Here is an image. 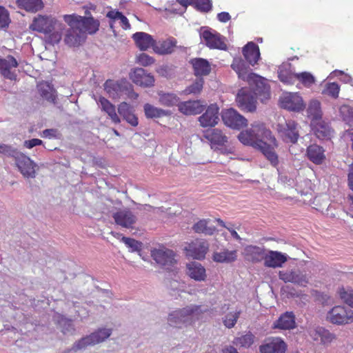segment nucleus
I'll return each instance as SVG.
<instances>
[{
	"label": "nucleus",
	"instance_id": "nucleus-1",
	"mask_svg": "<svg viewBox=\"0 0 353 353\" xmlns=\"http://www.w3.org/2000/svg\"><path fill=\"white\" fill-rule=\"evenodd\" d=\"M239 141L261 151L273 167L279 165V157L275 152L276 139L272 132L262 123L252 125L250 130L240 132Z\"/></svg>",
	"mask_w": 353,
	"mask_h": 353
},
{
	"label": "nucleus",
	"instance_id": "nucleus-2",
	"mask_svg": "<svg viewBox=\"0 0 353 353\" xmlns=\"http://www.w3.org/2000/svg\"><path fill=\"white\" fill-rule=\"evenodd\" d=\"M231 67L243 80H247L252 86L253 93L263 103L270 97V88L267 79L252 72H249V68L241 58L234 59Z\"/></svg>",
	"mask_w": 353,
	"mask_h": 353
},
{
	"label": "nucleus",
	"instance_id": "nucleus-3",
	"mask_svg": "<svg viewBox=\"0 0 353 353\" xmlns=\"http://www.w3.org/2000/svg\"><path fill=\"white\" fill-rule=\"evenodd\" d=\"M203 312L201 305H190L170 312L168 316V323L172 327L181 328L192 324Z\"/></svg>",
	"mask_w": 353,
	"mask_h": 353
},
{
	"label": "nucleus",
	"instance_id": "nucleus-4",
	"mask_svg": "<svg viewBox=\"0 0 353 353\" xmlns=\"http://www.w3.org/2000/svg\"><path fill=\"white\" fill-rule=\"evenodd\" d=\"M74 18H77L75 14L63 16L65 22L70 26L65 32L64 42L70 47L80 46L86 39L83 29L78 25L79 21H75Z\"/></svg>",
	"mask_w": 353,
	"mask_h": 353
},
{
	"label": "nucleus",
	"instance_id": "nucleus-5",
	"mask_svg": "<svg viewBox=\"0 0 353 353\" xmlns=\"http://www.w3.org/2000/svg\"><path fill=\"white\" fill-rule=\"evenodd\" d=\"M112 329L99 328L95 332L82 337L74 343L73 349L81 350L88 346H93L105 341L112 334Z\"/></svg>",
	"mask_w": 353,
	"mask_h": 353
},
{
	"label": "nucleus",
	"instance_id": "nucleus-6",
	"mask_svg": "<svg viewBox=\"0 0 353 353\" xmlns=\"http://www.w3.org/2000/svg\"><path fill=\"white\" fill-rule=\"evenodd\" d=\"M279 277L285 283H292L301 287L306 286L310 279L305 271L298 268L279 271Z\"/></svg>",
	"mask_w": 353,
	"mask_h": 353
},
{
	"label": "nucleus",
	"instance_id": "nucleus-7",
	"mask_svg": "<svg viewBox=\"0 0 353 353\" xmlns=\"http://www.w3.org/2000/svg\"><path fill=\"white\" fill-rule=\"evenodd\" d=\"M279 134L286 143H296L299 137V124L293 120L279 123L276 127Z\"/></svg>",
	"mask_w": 353,
	"mask_h": 353
},
{
	"label": "nucleus",
	"instance_id": "nucleus-8",
	"mask_svg": "<svg viewBox=\"0 0 353 353\" xmlns=\"http://www.w3.org/2000/svg\"><path fill=\"white\" fill-rule=\"evenodd\" d=\"M14 160L19 171L25 178L36 177V170L38 169V166L30 157L19 152Z\"/></svg>",
	"mask_w": 353,
	"mask_h": 353
},
{
	"label": "nucleus",
	"instance_id": "nucleus-9",
	"mask_svg": "<svg viewBox=\"0 0 353 353\" xmlns=\"http://www.w3.org/2000/svg\"><path fill=\"white\" fill-rule=\"evenodd\" d=\"M281 107L292 112H299L305 108L302 97L296 92H285L279 99Z\"/></svg>",
	"mask_w": 353,
	"mask_h": 353
},
{
	"label": "nucleus",
	"instance_id": "nucleus-10",
	"mask_svg": "<svg viewBox=\"0 0 353 353\" xmlns=\"http://www.w3.org/2000/svg\"><path fill=\"white\" fill-rule=\"evenodd\" d=\"M151 256L157 263L167 270H170L176 263L175 253L166 248L152 250Z\"/></svg>",
	"mask_w": 353,
	"mask_h": 353
},
{
	"label": "nucleus",
	"instance_id": "nucleus-11",
	"mask_svg": "<svg viewBox=\"0 0 353 353\" xmlns=\"http://www.w3.org/2000/svg\"><path fill=\"white\" fill-rule=\"evenodd\" d=\"M327 319L336 325L350 323L353 322V311L343 306H335L328 312Z\"/></svg>",
	"mask_w": 353,
	"mask_h": 353
},
{
	"label": "nucleus",
	"instance_id": "nucleus-12",
	"mask_svg": "<svg viewBox=\"0 0 353 353\" xmlns=\"http://www.w3.org/2000/svg\"><path fill=\"white\" fill-rule=\"evenodd\" d=\"M221 118L224 124L232 129L240 130L248 125V120L232 108L223 110Z\"/></svg>",
	"mask_w": 353,
	"mask_h": 353
},
{
	"label": "nucleus",
	"instance_id": "nucleus-13",
	"mask_svg": "<svg viewBox=\"0 0 353 353\" xmlns=\"http://www.w3.org/2000/svg\"><path fill=\"white\" fill-rule=\"evenodd\" d=\"M238 106L244 111L254 112L256 109V97L250 90L241 89L236 97Z\"/></svg>",
	"mask_w": 353,
	"mask_h": 353
},
{
	"label": "nucleus",
	"instance_id": "nucleus-14",
	"mask_svg": "<svg viewBox=\"0 0 353 353\" xmlns=\"http://www.w3.org/2000/svg\"><path fill=\"white\" fill-rule=\"evenodd\" d=\"M200 37L205 45L211 49L226 50L227 46L220 34L212 32L204 27L201 28Z\"/></svg>",
	"mask_w": 353,
	"mask_h": 353
},
{
	"label": "nucleus",
	"instance_id": "nucleus-15",
	"mask_svg": "<svg viewBox=\"0 0 353 353\" xmlns=\"http://www.w3.org/2000/svg\"><path fill=\"white\" fill-rule=\"evenodd\" d=\"M56 22L57 21L51 17L38 15L34 18L30 28L34 31L48 34L54 30Z\"/></svg>",
	"mask_w": 353,
	"mask_h": 353
},
{
	"label": "nucleus",
	"instance_id": "nucleus-16",
	"mask_svg": "<svg viewBox=\"0 0 353 353\" xmlns=\"http://www.w3.org/2000/svg\"><path fill=\"white\" fill-rule=\"evenodd\" d=\"M112 217L117 225L125 228H133L137 221V216L128 208L119 210Z\"/></svg>",
	"mask_w": 353,
	"mask_h": 353
},
{
	"label": "nucleus",
	"instance_id": "nucleus-17",
	"mask_svg": "<svg viewBox=\"0 0 353 353\" xmlns=\"http://www.w3.org/2000/svg\"><path fill=\"white\" fill-rule=\"evenodd\" d=\"M198 119L203 128L216 125L219 121V108L216 103L210 105Z\"/></svg>",
	"mask_w": 353,
	"mask_h": 353
},
{
	"label": "nucleus",
	"instance_id": "nucleus-18",
	"mask_svg": "<svg viewBox=\"0 0 353 353\" xmlns=\"http://www.w3.org/2000/svg\"><path fill=\"white\" fill-rule=\"evenodd\" d=\"M261 353H285L286 344L280 338H268L259 347Z\"/></svg>",
	"mask_w": 353,
	"mask_h": 353
},
{
	"label": "nucleus",
	"instance_id": "nucleus-19",
	"mask_svg": "<svg viewBox=\"0 0 353 353\" xmlns=\"http://www.w3.org/2000/svg\"><path fill=\"white\" fill-rule=\"evenodd\" d=\"M209 245L206 241L196 240L190 243L186 248L187 254L194 259L201 260L205 256Z\"/></svg>",
	"mask_w": 353,
	"mask_h": 353
},
{
	"label": "nucleus",
	"instance_id": "nucleus-20",
	"mask_svg": "<svg viewBox=\"0 0 353 353\" xmlns=\"http://www.w3.org/2000/svg\"><path fill=\"white\" fill-rule=\"evenodd\" d=\"M242 254L245 260L256 263L265 260L266 253L264 247L249 245L244 248Z\"/></svg>",
	"mask_w": 353,
	"mask_h": 353
},
{
	"label": "nucleus",
	"instance_id": "nucleus-21",
	"mask_svg": "<svg viewBox=\"0 0 353 353\" xmlns=\"http://www.w3.org/2000/svg\"><path fill=\"white\" fill-rule=\"evenodd\" d=\"M130 79L137 85L143 87H150L154 85V77L146 73L145 70L141 68H138L130 73Z\"/></svg>",
	"mask_w": 353,
	"mask_h": 353
},
{
	"label": "nucleus",
	"instance_id": "nucleus-22",
	"mask_svg": "<svg viewBox=\"0 0 353 353\" xmlns=\"http://www.w3.org/2000/svg\"><path fill=\"white\" fill-rule=\"evenodd\" d=\"M203 137L211 143V148L224 146L228 142V137L218 128L210 129L203 132Z\"/></svg>",
	"mask_w": 353,
	"mask_h": 353
},
{
	"label": "nucleus",
	"instance_id": "nucleus-23",
	"mask_svg": "<svg viewBox=\"0 0 353 353\" xmlns=\"http://www.w3.org/2000/svg\"><path fill=\"white\" fill-rule=\"evenodd\" d=\"M288 256L278 251L269 250L265 254L264 265L268 268H281L288 261Z\"/></svg>",
	"mask_w": 353,
	"mask_h": 353
},
{
	"label": "nucleus",
	"instance_id": "nucleus-24",
	"mask_svg": "<svg viewBox=\"0 0 353 353\" xmlns=\"http://www.w3.org/2000/svg\"><path fill=\"white\" fill-rule=\"evenodd\" d=\"M205 105L199 100L179 102L178 109L185 115H194L201 113Z\"/></svg>",
	"mask_w": 353,
	"mask_h": 353
},
{
	"label": "nucleus",
	"instance_id": "nucleus-25",
	"mask_svg": "<svg viewBox=\"0 0 353 353\" xmlns=\"http://www.w3.org/2000/svg\"><path fill=\"white\" fill-rule=\"evenodd\" d=\"M18 63L16 59L9 55L5 59H0V73L6 79L15 80L17 74L11 71L12 68H17Z\"/></svg>",
	"mask_w": 353,
	"mask_h": 353
},
{
	"label": "nucleus",
	"instance_id": "nucleus-26",
	"mask_svg": "<svg viewBox=\"0 0 353 353\" xmlns=\"http://www.w3.org/2000/svg\"><path fill=\"white\" fill-rule=\"evenodd\" d=\"M76 17L74 19L79 21L78 25L83 29V32L85 35L87 33L92 34L98 31L99 21L94 19L92 17H82L76 14Z\"/></svg>",
	"mask_w": 353,
	"mask_h": 353
},
{
	"label": "nucleus",
	"instance_id": "nucleus-27",
	"mask_svg": "<svg viewBox=\"0 0 353 353\" xmlns=\"http://www.w3.org/2000/svg\"><path fill=\"white\" fill-rule=\"evenodd\" d=\"M37 91L39 96L50 103H57V95L56 90L49 83L43 81L37 84Z\"/></svg>",
	"mask_w": 353,
	"mask_h": 353
},
{
	"label": "nucleus",
	"instance_id": "nucleus-28",
	"mask_svg": "<svg viewBox=\"0 0 353 353\" xmlns=\"http://www.w3.org/2000/svg\"><path fill=\"white\" fill-rule=\"evenodd\" d=\"M296 327L295 316L292 312H285L274 323L273 328L291 330Z\"/></svg>",
	"mask_w": 353,
	"mask_h": 353
},
{
	"label": "nucleus",
	"instance_id": "nucleus-29",
	"mask_svg": "<svg viewBox=\"0 0 353 353\" xmlns=\"http://www.w3.org/2000/svg\"><path fill=\"white\" fill-rule=\"evenodd\" d=\"M132 38L134 40L137 46L141 51L147 50L150 47L154 50L155 40L150 34L143 32H138L132 35Z\"/></svg>",
	"mask_w": 353,
	"mask_h": 353
},
{
	"label": "nucleus",
	"instance_id": "nucleus-30",
	"mask_svg": "<svg viewBox=\"0 0 353 353\" xmlns=\"http://www.w3.org/2000/svg\"><path fill=\"white\" fill-rule=\"evenodd\" d=\"M242 52L246 61L252 65L256 63L260 58L259 48L253 42L248 43Z\"/></svg>",
	"mask_w": 353,
	"mask_h": 353
},
{
	"label": "nucleus",
	"instance_id": "nucleus-31",
	"mask_svg": "<svg viewBox=\"0 0 353 353\" xmlns=\"http://www.w3.org/2000/svg\"><path fill=\"white\" fill-rule=\"evenodd\" d=\"M307 117L311 119L312 124L322 119L323 111L321 102L317 99H311L306 108Z\"/></svg>",
	"mask_w": 353,
	"mask_h": 353
},
{
	"label": "nucleus",
	"instance_id": "nucleus-32",
	"mask_svg": "<svg viewBox=\"0 0 353 353\" xmlns=\"http://www.w3.org/2000/svg\"><path fill=\"white\" fill-rule=\"evenodd\" d=\"M314 341L320 340L321 343L327 345L336 339L334 334L323 327H316L310 334Z\"/></svg>",
	"mask_w": 353,
	"mask_h": 353
},
{
	"label": "nucleus",
	"instance_id": "nucleus-33",
	"mask_svg": "<svg viewBox=\"0 0 353 353\" xmlns=\"http://www.w3.org/2000/svg\"><path fill=\"white\" fill-rule=\"evenodd\" d=\"M187 274L191 279L197 281H205L206 278L205 269L198 262L187 264Z\"/></svg>",
	"mask_w": 353,
	"mask_h": 353
},
{
	"label": "nucleus",
	"instance_id": "nucleus-34",
	"mask_svg": "<svg viewBox=\"0 0 353 353\" xmlns=\"http://www.w3.org/2000/svg\"><path fill=\"white\" fill-rule=\"evenodd\" d=\"M324 150L322 147L312 144L307 148V157L314 163L319 165L325 159Z\"/></svg>",
	"mask_w": 353,
	"mask_h": 353
},
{
	"label": "nucleus",
	"instance_id": "nucleus-35",
	"mask_svg": "<svg viewBox=\"0 0 353 353\" xmlns=\"http://www.w3.org/2000/svg\"><path fill=\"white\" fill-rule=\"evenodd\" d=\"M192 63L194 74L196 76H205L210 74L211 68L209 62L202 58H195L190 61Z\"/></svg>",
	"mask_w": 353,
	"mask_h": 353
},
{
	"label": "nucleus",
	"instance_id": "nucleus-36",
	"mask_svg": "<svg viewBox=\"0 0 353 353\" xmlns=\"http://www.w3.org/2000/svg\"><path fill=\"white\" fill-rule=\"evenodd\" d=\"M210 219H200L192 225V228L195 233L211 236L214 234L216 228L215 226L210 225Z\"/></svg>",
	"mask_w": 353,
	"mask_h": 353
},
{
	"label": "nucleus",
	"instance_id": "nucleus-37",
	"mask_svg": "<svg viewBox=\"0 0 353 353\" xmlns=\"http://www.w3.org/2000/svg\"><path fill=\"white\" fill-rule=\"evenodd\" d=\"M103 111L105 112L114 123H119L121 119L116 112L115 106L103 97H100L98 101Z\"/></svg>",
	"mask_w": 353,
	"mask_h": 353
},
{
	"label": "nucleus",
	"instance_id": "nucleus-38",
	"mask_svg": "<svg viewBox=\"0 0 353 353\" xmlns=\"http://www.w3.org/2000/svg\"><path fill=\"white\" fill-rule=\"evenodd\" d=\"M237 252L236 250L230 251L223 249L220 252H215L213 254L212 259L214 261L218 263H232L236 260Z\"/></svg>",
	"mask_w": 353,
	"mask_h": 353
},
{
	"label": "nucleus",
	"instance_id": "nucleus-39",
	"mask_svg": "<svg viewBox=\"0 0 353 353\" xmlns=\"http://www.w3.org/2000/svg\"><path fill=\"white\" fill-rule=\"evenodd\" d=\"M314 125V130L316 136L320 139H330L332 130L328 123L321 120L316 121Z\"/></svg>",
	"mask_w": 353,
	"mask_h": 353
},
{
	"label": "nucleus",
	"instance_id": "nucleus-40",
	"mask_svg": "<svg viewBox=\"0 0 353 353\" xmlns=\"http://www.w3.org/2000/svg\"><path fill=\"white\" fill-rule=\"evenodd\" d=\"M290 64L282 65L278 70V77L281 81L287 84H294L296 81V74L290 70Z\"/></svg>",
	"mask_w": 353,
	"mask_h": 353
},
{
	"label": "nucleus",
	"instance_id": "nucleus-41",
	"mask_svg": "<svg viewBox=\"0 0 353 353\" xmlns=\"http://www.w3.org/2000/svg\"><path fill=\"white\" fill-rule=\"evenodd\" d=\"M17 6L28 12H36L43 8L42 0H17Z\"/></svg>",
	"mask_w": 353,
	"mask_h": 353
},
{
	"label": "nucleus",
	"instance_id": "nucleus-42",
	"mask_svg": "<svg viewBox=\"0 0 353 353\" xmlns=\"http://www.w3.org/2000/svg\"><path fill=\"white\" fill-rule=\"evenodd\" d=\"M176 40L174 39L157 42L154 46V51L159 54H170L175 46Z\"/></svg>",
	"mask_w": 353,
	"mask_h": 353
},
{
	"label": "nucleus",
	"instance_id": "nucleus-43",
	"mask_svg": "<svg viewBox=\"0 0 353 353\" xmlns=\"http://www.w3.org/2000/svg\"><path fill=\"white\" fill-rule=\"evenodd\" d=\"M159 103L167 107H171L179 103V98L174 93H166L163 91L158 92Z\"/></svg>",
	"mask_w": 353,
	"mask_h": 353
},
{
	"label": "nucleus",
	"instance_id": "nucleus-44",
	"mask_svg": "<svg viewBox=\"0 0 353 353\" xmlns=\"http://www.w3.org/2000/svg\"><path fill=\"white\" fill-rule=\"evenodd\" d=\"M144 112L147 118H160L170 114V111L158 108L152 105L146 103L144 105Z\"/></svg>",
	"mask_w": 353,
	"mask_h": 353
},
{
	"label": "nucleus",
	"instance_id": "nucleus-45",
	"mask_svg": "<svg viewBox=\"0 0 353 353\" xmlns=\"http://www.w3.org/2000/svg\"><path fill=\"white\" fill-rule=\"evenodd\" d=\"M59 323L63 334L73 335L74 334L75 328L71 319L61 316L59 320Z\"/></svg>",
	"mask_w": 353,
	"mask_h": 353
},
{
	"label": "nucleus",
	"instance_id": "nucleus-46",
	"mask_svg": "<svg viewBox=\"0 0 353 353\" xmlns=\"http://www.w3.org/2000/svg\"><path fill=\"white\" fill-rule=\"evenodd\" d=\"M104 86L105 90L112 97L116 98L119 97L121 91L119 81L115 82L112 80H108L105 81Z\"/></svg>",
	"mask_w": 353,
	"mask_h": 353
},
{
	"label": "nucleus",
	"instance_id": "nucleus-47",
	"mask_svg": "<svg viewBox=\"0 0 353 353\" xmlns=\"http://www.w3.org/2000/svg\"><path fill=\"white\" fill-rule=\"evenodd\" d=\"M340 87L336 83H328L325 85L322 94L328 95L334 99H336L339 97Z\"/></svg>",
	"mask_w": 353,
	"mask_h": 353
},
{
	"label": "nucleus",
	"instance_id": "nucleus-48",
	"mask_svg": "<svg viewBox=\"0 0 353 353\" xmlns=\"http://www.w3.org/2000/svg\"><path fill=\"white\" fill-rule=\"evenodd\" d=\"M240 314V311L230 312L227 314L223 320V325L228 328L233 327L236 323V321L239 318Z\"/></svg>",
	"mask_w": 353,
	"mask_h": 353
},
{
	"label": "nucleus",
	"instance_id": "nucleus-49",
	"mask_svg": "<svg viewBox=\"0 0 353 353\" xmlns=\"http://www.w3.org/2000/svg\"><path fill=\"white\" fill-rule=\"evenodd\" d=\"M203 79L200 78L197 80H196L192 84H191L190 86L187 87L183 92L185 94H197L200 93L203 88Z\"/></svg>",
	"mask_w": 353,
	"mask_h": 353
},
{
	"label": "nucleus",
	"instance_id": "nucleus-50",
	"mask_svg": "<svg viewBox=\"0 0 353 353\" xmlns=\"http://www.w3.org/2000/svg\"><path fill=\"white\" fill-rule=\"evenodd\" d=\"M296 80L299 81L305 86H310L314 83V77L307 72L296 74Z\"/></svg>",
	"mask_w": 353,
	"mask_h": 353
},
{
	"label": "nucleus",
	"instance_id": "nucleus-51",
	"mask_svg": "<svg viewBox=\"0 0 353 353\" xmlns=\"http://www.w3.org/2000/svg\"><path fill=\"white\" fill-rule=\"evenodd\" d=\"M254 335L251 333L246 334L236 339V344L241 347H249L254 343Z\"/></svg>",
	"mask_w": 353,
	"mask_h": 353
},
{
	"label": "nucleus",
	"instance_id": "nucleus-52",
	"mask_svg": "<svg viewBox=\"0 0 353 353\" xmlns=\"http://www.w3.org/2000/svg\"><path fill=\"white\" fill-rule=\"evenodd\" d=\"M192 5H194L196 10L201 12H208L212 10L211 0H197L196 1L194 0Z\"/></svg>",
	"mask_w": 353,
	"mask_h": 353
},
{
	"label": "nucleus",
	"instance_id": "nucleus-53",
	"mask_svg": "<svg viewBox=\"0 0 353 353\" xmlns=\"http://www.w3.org/2000/svg\"><path fill=\"white\" fill-rule=\"evenodd\" d=\"M339 294L341 300L351 307H353V290L342 289Z\"/></svg>",
	"mask_w": 353,
	"mask_h": 353
},
{
	"label": "nucleus",
	"instance_id": "nucleus-54",
	"mask_svg": "<svg viewBox=\"0 0 353 353\" xmlns=\"http://www.w3.org/2000/svg\"><path fill=\"white\" fill-rule=\"evenodd\" d=\"M121 240L132 252L138 251L141 249V243L134 239L123 236Z\"/></svg>",
	"mask_w": 353,
	"mask_h": 353
},
{
	"label": "nucleus",
	"instance_id": "nucleus-55",
	"mask_svg": "<svg viewBox=\"0 0 353 353\" xmlns=\"http://www.w3.org/2000/svg\"><path fill=\"white\" fill-rule=\"evenodd\" d=\"M19 151L14 148L11 145L6 144H0V154H5L8 157H11L13 159L16 157Z\"/></svg>",
	"mask_w": 353,
	"mask_h": 353
},
{
	"label": "nucleus",
	"instance_id": "nucleus-56",
	"mask_svg": "<svg viewBox=\"0 0 353 353\" xmlns=\"http://www.w3.org/2000/svg\"><path fill=\"white\" fill-rule=\"evenodd\" d=\"M9 23V13L4 7L0 6V28H6L8 26Z\"/></svg>",
	"mask_w": 353,
	"mask_h": 353
},
{
	"label": "nucleus",
	"instance_id": "nucleus-57",
	"mask_svg": "<svg viewBox=\"0 0 353 353\" xmlns=\"http://www.w3.org/2000/svg\"><path fill=\"white\" fill-rule=\"evenodd\" d=\"M137 62L143 66H148L154 63V59L145 53H141L137 57Z\"/></svg>",
	"mask_w": 353,
	"mask_h": 353
},
{
	"label": "nucleus",
	"instance_id": "nucleus-58",
	"mask_svg": "<svg viewBox=\"0 0 353 353\" xmlns=\"http://www.w3.org/2000/svg\"><path fill=\"white\" fill-rule=\"evenodd\" d=\"M46 34L47 36L46 38V43L50 45H54L58 43L61 41L62 37L61 34L58 31L53 32H51Z\"/></svg>",
	"mask_w": 353,
	"mask_h": 353
},
{
	"label": "nucleus",
	"instance_id": "nucleus-59",
	"mask_svg": "<svg viewBox=\"0 0 353 353\" xmlns=\"http://www.w3.org/2000/svg\"><path fill=\"white\" fill-rule=\"evenodd\" d=\"M352 111L353 108L347 105H343L339 108L340 115L345 122H346L347 120H350L349 118Z\"/></svg>",
	"mask_w": 353,
	"mask_h": 353
},
{
	"label": "nucleus",
	"instance_id": "nucleus-60",
	"mask_svg": "<svg viewBox=\"0 0 353 353\" xmlns=\"http://www.w3.org/2000/svg\"><path fill=\"white\" fill-rule=\"evenodd\" d=\"M118 112L123 118L132 112L127 103L122 102L119 105Z\"/></svg>",
	"mask_w": 353,
	"mask_h": 353
},
{
	"label": "nucleus",
	"instance_id": "nucleus-61",
	"mask_svg": "<svg viewBox=\"0 0 353 353\" xmlns=\"http://www.w3.org/2000/svg\"><path fill=\"white\" fill-rule=\"evenodd\" d=\"M120 84V93H126L132 88V84L127 80L122 79L119 81Z\"/></svg>",
	"mask_w": 353,
	"mask_h": 353
},
{
	"label": "nucleus",
	"instance_id": "nucleus-62",
	"mask_svg": "<svg viewBox=\"0 0 353 353\" xmlns=\"http://www.w3.org/2000/svg\"><path fill=\"white\" fill-rule=\"evenodd\" d=\"M128 123H130L132 126H137L139 123L138 118L135 116L134 114L130 112L129 114L123 118Z\"/></svg>",
	"mask_w": 353,
	"mask_h": 353
},
{
	"label": "nucleus",
	"instance_id": "nucleus-63",
	"mask_svg": "<svg viewBox=\"0 0 353 353\" xmlns=\"http://www.w3.org/2000/svg\"><path fill=\"white\" fill-rule=\"evenodd\" d=\"M43 141L39 139H32L24 142V146L28 148H32L34 146L41 145Z\"/></svg>",
	"mask_w": 353,
	"mask_h": 353
},
{
	"label": "nucleus",
	"instance_id": "nucleus-64",
	"mask_svg": "<svg viewBox=\"0 0 353 353\" xmlns=\"http://www.w3.org/2000/svg\"><path fill=\"white\" fill-rule=\"evenodd\" d=\"M347 185L353 191V163L350 166L347 174Z\"/></svg>",
	"mask_w": 353,
	"mask_h": 353
}]
</instances>
